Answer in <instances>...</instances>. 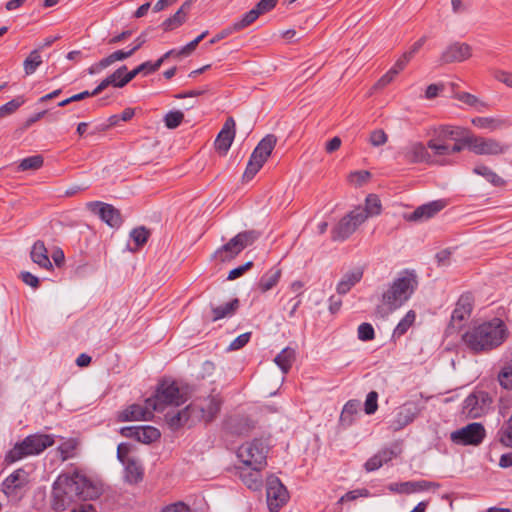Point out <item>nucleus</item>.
Masks as SVG:
<instances>
[{"label":"nucleus","instance_id":"nucleus-6","mask_svg":"<svg viewBox=\"0 0 512 512\" xmlns=\"http://www.w3.org/2000/svg\"><path fill=\"white\" fill-rule=\"evenodd\" d=\"M269 449V443L266 439L262 437L254 438L238 448L237 457L246 467L265 468Z\"/></svg>","mask_w":512,"mask_h":512},{"label":"nucleus","instance_id":"nucleus-47","mask_svg":"<svg viewBox=\"0 0 512 512\" xmlns=\"http://www.w3.org/2000/svg\"><path fill=\"white\" fill-rule=\"evenodd\" d=\"M262 15L261 11L258 10V8L255 6L253 9H251L250 11L246 12L242 19L235 22L233 25H234V29H236L237 31H240L246 27H248L249 25H251L254 21L257 20V18Z\"/></svg>","mask_w":512,"mask_h":512},{"label":"nucleus","instance_id":"nucleus-26","mask_svg":"<svg viewBox=\"0 0 512 512\" xmlns=\"http://www.w3.org/2000/svg\"><path fill=\"white\" fill-rule=\"evenodd\" d=\"M127 66L123 65L115 70L111 75L103 79L98 86L92 91V94H100L103 90H105L108 86H113L116 88H122L127 84H122V81L125 79V74L127 73Z\"/></svg>","mask_w":512,"mask_h":512},{"label":"nucleus","instance_id":"nucleus-48","mask_svg":"<svg viewBox=\"0 0 512 512\" xmlns=\"http://www.w3.org/2000/svg\"><path fill=\"white\" fill-rule=\"evenodd\" d=\"M498 381L504 389L512 390V360L501 368Z\"/></svg>","mask_w":512,"mask_h":512},{"label":"nucleus","instance_id":"nucleus-58","mask_svg":"<svg viewBox=\"0 0 512 512\" xmlns=\"http://www.w3.org/2000/svg\"><path fill=\"white\" fill-rule=\"evenodd\" d=\"M388 141V136L383 129H376L370 133L369 142L372 146L379 147Z\"/></svg>","mask_w":512,"mask_h":512},{"label":"nucleus","instance_id":"nucleus-59","mask_svg":"<svg viewBox=\"0 0 512 512\" xmlns=\"http://www.w3.org/2000/svg\"><path fill=\"white\" fill-rule=\"evenodd\" d=\"M133 54L134 51L132 49H130L129 51L117 50L108 55L107 57H105V63H108L110 66L116 61H122L131 57Z\"/></svg>","mask_w":512,"mask_h":512},{"label":"nucleus","instance_id":"nucleus-35","mask_svg":"<svg viewBox=\"0 0 512 512\" xmlns=\"http://www.w3.org/2000/svg\"><path fill=\"white\" fill-rule=\"evenodd\" d=\"M295 360V350L290 347L284 348L274 359V362L284 374H287Z\"/></svg>","mask_w":512,"mask_h":512},{"label":"nucleus","instance_id":"nucleus-19","mask_svg":"<svg viewBox=\"0 0 512 512\" xmlns=\"http://www.w3.org/2000/svg\"><path fill=\"white\" fill-rule=\"evenodd\" d=\"M447 205L446 200H435L417 207L407 216V220L417 222L424 221L434 217Z\"/></svg>","mask_w":512,"mask_h":512},{"label":"nucleus","instance_id":"nucleus-57","mask_svg":"<svg viewBox=\"0 0 512 512\" xmlns=\"http://www.w3.org/2000/svg\"><path fill=\"white\" fill-rule=\"evenodd\" d=\"M371 178V173L367 170L354 171L349 174V181L357 186H362Z\"/></svg>","mask_w":512,"mask_h":512},{"label":"nucleus","instance_id":"nucleus-13","mask_svg":"<svg viewBox=\"0 0 512 512\" xmlns=\"http://www.w3.org/2000/svg\"><path fill=\"white\" fill-rule=\"evenodd\" d=\"M485 437V428L481 423H470L465 427L451 433L450 439L453 443L462 446H477L482 443Z\"/></svg>","mask_w":512,"mask_h":512},{"label":"nucleus","instance_id":"nucleus-3","mask_svg":"<svg viewBox=\"0 0 512 512\" xmlns=\"http://www.w3.org/2000/svg\"><path fill=\"white\" fill-rule=\"evenodd\" d=\"M103 493L100 480L89 475L87 469L76 463L66 464V496L68 494L84 501L98 499Z\"/></svg>","mask_w":512,"mask_h":512},{"label":"nucleus","instance_id":"nucleus-38","mask_svg":"<svg viewBox=\"0 0 512 512\" xmlns=\"http://www.w3.org/2000/svg\"><path fill=\"white\" fill-rule=\"evenodd\" d=\"M260 232L256 230H245L236 234L232 239L242 252L246 247L253 245L260 237Z\"/></svg>","mask_w":512,"mask_h":512},{"label":"nucleus","instance_id":"nucleus-10","mask_svg":"<svg viewBox=\"0 0 512 512\" xmlns=\"http://www.w3.org/2000/svg\"><path fill=\"white\" fill-rule=\"evenodd\" d=\"M467 148L476 155L496 156L504 154L509 146L494 138H485L470 134L466 141Z\"/></svg>","mask_w":512,"mask_h":512},{"label":"nucleus","instance_id":"nucleus-22","mask_svg":"<svg viewBox=\"0 0 512 512\" xmlns=\"http://www.w3.org/2000/svg\"><path fill=\"white\" fill-rule=\"evenodd\" d=\"M419 413L418 407L411 402L403 404L398 408L391 427L393 430L398 431L409 425L414 421Z\"/></svg>","mask_w":512,"mask_h":512},{"label":"nucleus","instance_id":"nucleus-49","mask_svg":"<svg viewBox=\"0 0 512 512\" xmlns=\"http://www.w3.org/2000/svg\"><path fill=\"white\" fill-rule=\"evenodd\" d=\"M42 63V59L38 50H33L24 60V70L27 75L35 72Z\"/></svg>","mask_w":512,"mask_h":512},{"label":"nucleus","instance_id":"nucleus-33","mask_svg":"<svg viewBox=\"0 0 512 512\" xmlns=\"http://www.w3.org/2000/svg\"><path fill=\"white\" fill-rule=\"evenodd\" d=\"M30 255L32 261L39 265L40 267L49 268L52 266V263L47 255V249L43 242H35L32 247Z\"/></svg>","mask_w":512,"mask_h":512},{"label":"nucleus","instance_id":"nucleus-53","mask_svg":"<svg viewBox=\"0 0 512 512\" xmlns=\"http://www.w3.org/2000/svg\"><path fill=\"white\" fill-rule=\"evenodd\" d=\"M454 97L457 100L471 107H487L486 103L480 101L475 95L470 94L468 92H457L455 93Z\"/></svg>","mask_w":512,"mask_h":512},{"label":"nucleus","instance_id":"nucleus-11","mask_svg":"<svg viewBox=\"0 0 512 512\" xmlns=\"http://www.w3.org/2000/svg\"><path fill=\"white\" fill-rule=\"evenodd\" d=\"M474 301V295L469 291L460 295L452 311L448 329L458 331L464 326V322L468 320L472 314Z\"/></svg>","mask_w":512,"mask_h":512},{"label":"nucleus","instance_id":"nucleus-50","mask_svg":"<svg viewBox=\"0 0 512 512\" xmlns=\"http://www.w3.org/2000/svg\"><path fill=\"white\" fill-rule=\"evenodd\" d=\"M186 17H184L178 10L175 14L167 18L162 24L161 27L165 32L172 31L186 22Z\"/></svg>","mask_w":512,"mask_h":512},{"label":"nucleus","instance_id":"nucleus-25","mask_svg":"<svg viewBox=\"0 0 512 512\" xmlns=\"http://www.w3.org/2000/svg\"><path fill=\"white\" fill-rule=\"evenodd\" d=\"M227 430L235 435L247 434L253 427L251 419L244 415H235L225 422Z\"/></svg>","mask_w":512,"mask_h":512},{"label":"nucleus","instance_id":"nucleus-14","mask_svg":"<svg viewBox=\"0 0 512 512\" xmlns=\"http://www.w3.org/2000/svg\"><path fill=\"white\" fill-rule=\"evenodd\" d=\"M87 208L92 213L98 215L100 219L111 228H118L123 222L120 210L111 204L101 201H92L87 203Z\"/></svg>","mask_w":512,"mask_h":512},{"label":"nucleus","instance_id":"nucleus-45","mask_svg":"<svg viewBox=\"0 0 512 512\" xmlns=\"http://www.w3.org/2000/svg\"><path fill=\"white\" fill-rule=\"evenodd\" d=\"M497 439L505 447H512V413L497 432Z\"/></svg>","mask_w":512,"mask_h":512},{"label":"nucleus","instance_id":"nucleus-7","mask_svg":"<svg viewBox=\"0 0 512 512\" xmlns=\"http://www.w3.org/2000/svg\"><path fill=\"white\" fill-rule=\"evenodd\" d=\"M52 444L53 440L48 435H30L22 442L16 444L14 448L9 451L7 458L11 462H15L25 456L39 454Z\"/></svg>","mask_w":512,"mask_h":512},{"label":"nucleus","instance_id":"nucleus-24","mask_svg":"<svg viewBox=\"0 0 512 512\" xmlns=\"http://www.w3.org/2000/svg\"><path fill=\"white\" fill-rule=\"evenodd\" d=\"M438 487L439 484L429 482L426 480L420 481H406L401 483H392L389 485L388 489L392 492L403 493V494H411L417 491H425L430 489L431 487Z\"/></svg>","mask_w":512,"mask_h":512},{"label":"nucleus","instance_id":"nucleus-18","mask_svg":"<svg viewBox=\"0 0 512 512\" xmlns=\"http://www.w3.org/2000/svg\"><path fill=\"white\" fill-rule=\"evenodd\" d=\"M470 134L471 131L469 129L460 126L440 125L435 129L436 140L439 142L454 140L455 142H461L466 145Z\"/></svg>","mask_w":512,"mask_h":512},{"label":"nucleus","instance_id":"nucleus-1","mask_svg":"<svg viewBox=\"0 0 512 512\" xmlns=\"http://www.w3.org/2000/svg\"><path fill=\"white\" fill-rule=\"evenodd\" d=\"M510 336L505 322L494 317L466 331L462 340L474 354L488 353L500 347Z\"/></svg>","mask_w":512,"mask_h":512},{"label":"nucleus","instance_id":"nucleus-62","mask_svg":"<svg viewBox=\"0 0 512 512\" xmlns=\"http://www.w3.org/2000/svg\"><path fill=\"white\" fill-rule=\"evenodd\" d=\"M80 441L77 438L66 439V461L77 456Z\"/></svg>","mask_w":512,"mask_h":512},{"label":"nucleus","instance_id":"nucleus-30","mask_svg":"<svg viewBox=\"0 0 512 512\" xmlns=\"http://www.w3.org/2000/svg\"><path fill=\"white\" fill-rule=\"evenodd\" d=\"M363 277V270L356 268L344 274L342 279L337 284L336 290L338 294L344 295L348 293L353 286H355Z\"/></svg>","mask_w":512,"mask_h":512},{"label":"nucleus","instance_id":"nucleus-43","mask_svg":"<svg viewBox=\"0 0 512 512\" xmlns=\"http://www.w3.org/2000/svg\"><path fill=\"white\" fill-rule=\"evenodd\" d=\"M161 437L160 431L153 426H140L139 427V437L138 442L144 444H151Z\"/></svg>","mask_w":512,"mask_h":512},{"label":"nucleus","instance_id":"nucleus-34","mask_svg":"<svg viewBox=\"0 0 512 512\" xmlns=\"http://www.w3.org/2000/svg\"><path fill=\"white\" fill-rule=\"evenodd\" d=\"M240 301L238 298H234L228 303H225L224 305H220L217 307L212 308V320L218 321L222 318L231 316L236 313V311L239 309Z\"/></svg>","mask_w":512,"mask_h":512},{"label":"nucleus","instance_id":"nucleus-21","mask_svg":"<svg viewBox=\"0 0 512 512\" xmlns=\"http://www.w3.org/2000/svg\"><path fill=\"white\" fill-rule=\"evenodd\" d=\"M400 155H402L405 161L410 164L431 162V155L421 142H413L404 147L400 152Z\"/></svg>","mask_w":512,"mask_h":512},{"label":"nucleus","instance_id":"nucleus-44","mask_svg":"<svg viewBox=\"0 0 512 512\" xmlns=\"http://www.w3.org/2000/svg\"><path fill=\"white\" fill-rule=\"evenodd\" d=\"M43 163L44 159L41 155H33L22 159L17 166V171H35L40 169Z\"/></svg>","mask_w":512,"mask_h":512},{"label":"nucleus","instance_id":"nucleus-4","mask_svg":"<svg viewBox=\"0 0 512 512\" xmlns=\"http://www.w3.org/2000/svg\"><path fill=\"white\" fill-rule=\"evenodd\" d=\"M418 276L415 270L404 269L382 294V302L394 311L406 303L418 288Z\"/></svg>","mask_w":512,"mask_h":512},{"label":"nucleus","instance_id":"nucleus-63","mask_svg":"<svg viewBox=\"0 0 512 512\" xmlns=\"http://www.w3.org/2000/svg\"><path fill=\"white\" fill-rule=\"evenodd\" d=\"M251 332H246L236 337L229 345V349L232 351L243 348L250 340Z\"/></svg>","mask_w":512,"mask_h":512},{"label":"nucleus","instance_id":"nucleus-36","mask_svg":"<svg viewBox=\"0 0 512 512\" xmlns=\"http://www.w3.org/2000/svg\"><path fill=\"white\" fill-rule=\"evenodd\" d=\"M473 172L477 175L484 177L489 183L495 187H503L506 181L500 177L496 172L486 165H476Z\"/></svg>","mask_w":512,"mask_h":512},{"label":"nucleus","instance_id":"nucleus-32","mask_svg":"<svg viewBox=\"0 0 512 512\" xmlns=\"http://www.w3.org/2000/svg\"><path fill=\"white\" fill-rule=\"evenodd\" d=\"M281 269L280 268H277V267H273L272 269H270L268 272H266L265 274H263L258 282V289L262 292V293H265L269 290H271L273 287H275L279 280H280V277H281Z\"/></svg>","mask_w":512,"mask_h":512},{"label":"nucleus","instance_id":"nucleus-29","mask_svg":"<svg viewBox=\"0 0 512 512\" xmlns=\"http://www.w3.org/2000/svg\"><path fill=\"white\" fill-rule=\"evenodd\" d=\"M360 401L356 399H351L346 402L344 405L341 414H340V425L344 428H348L353 425L356 420V417L360 411Z\"/></svg>","mask_w":512,"mask_h":512},{"label":"nucleus","instance_id":"nucleus-27","mask_svg":"<svg viewBox=\"0 0 512 512\" xmlns=\"http://www.w3.org/2000/svg\"><path fill=\"white\" fill-rule=\"evenodd\" d=\"M241 253L232 238L224 245L214 251L211 258L219 263L231 262Z\"/></svg>","mask_w":512,"mask_h":512},{"label":"nucleus","instance_id":"nucleus-5","mask_svg":"<svg viewBox=\"0 0 512 512\" xmlns=\"http://www.w3.org/2000/svg\"><path fill=\"white\" fill-rule=\"evenodd\" d=\"M187 401V397L181 393L175 381L161 380L155 394L147 398L145 404L152 410L161 412L168 405L180 406Z\"/></svg>","mask_w":512,"mask_h":512},{"label":"nucleus","instance_id":"nucleus-17","mask_svg":"<svg viewBox=\"0 0 512 512\" xmlns=\"http://www.w3.org/2000/svg\"><path fill=\"white\" fill-rule=\"evenodd\" d=\"M235 126L236 123L233 117H228L215 139V149L221 155H226L231 147V144L235 138Z\"/></svg>","mask_w":512,"mask_h":512},{"label":"nucleus","instance_id":"nucleus-12","mask_svg":"<svg viewBox=\"0 0 512 512\" xmlns=\"http://www.w3.org/2000/svg\"><path fill=\"white\" fill-rule=\"evenodd\" d=\"M491 403L492 398L488 392L474 391L464 400L462 413L470 419L480 418L487 412Z\"/></svg>","mask_w":512,"mask_h":512},{"label":"nucleus","instance_id":"nucleus-20","mask_svg":"<svg viewBox=\"0 0 512 512\" xmlns=\"http://www.w3.org/2000/svg\"><path fill=\"white\" fill-rule=\"evenodd\" d=\"M151 407H148L146 404L145 407H142L139 404H131L124 410L117 413V421L118 422H128V421H139V420H150L153 417Z\"/></svg>","mask_w":512,"mask_h":512},{"label":"nucleus","instance_id":"nucleus-64","mask_svg":"<svg viewBox=\"0 0 512 512\" xmlns=\"http://www.w3.org/2000/svg\"><path fill=\"white\" fill-rule=\"evenodd\" d=\"M161 512H191V508L184 502L178 501L163 507Z\"/></svg>","mask_w":512,"mask_h":512},{"label":"nucleus","instance_id":"nucleus-8","mask_svg":"<svg viewBox=\"0 0 512 512\" xmlns=\"http://www.w3.org/2000/svg\"><path fill=\"white\" fill-rule=\"evenodd\" d=\"M366 220L367 213L355 209L350 211L332 228L331 239L333 241H344L348 239Z\"/></svg>","mask_w":512,"mask_h":512},{"label":"nucleus","instance_id":"nucleus-2","mask_svg":"<svg viewBox=\"0 0 512 512\" xmlns=\"http://www.w3.org/2000/svg\"><path fill=\"white\" fill-rule=\"evenodd\" d=\"M221 405L220 397L208 395L204 399L194 400L182 410L167 412L164 417L169 428L176 431L184 426L192 427L201 421L212 422L220 412Z\"/></svg>","mask_w":512,"mask_h":512},{"label":"nucleus","instance_id":"nucleus-31","mask_svg":"<svg viewBox=\"0 0 512 512\" xmlns=\"http://www.w3.org/2000/svg\"><path fill=\"white\" fill-rule=\"evenodd\" d=\"M50 502L54 510H64V479L62 474L53 483Z\"/></svg>","mask_w":512,"mask_h":512},{"label":"nucleus","instance_id":"nucleus-56","mask_svg":"<svg viewBox=\"0 0 512 512\" xmlns=\"http://www.w3.org/2000/svg\"><path fill=\"white\" fill-rule=\"evenodd\" d=\"M378 409V393L376 391H370L364 403V411L368 415L374 414Z\"/></svg>","mask_w":512,"mask_h":512},{"label":"nucleus","instance_id":"nucleus-61","mask_svg":"<svg viewBox=\"0 0 512 512\" xmlns=\"http://www.w3.org/2000/svg\"><path fill=\"white\" fill-rule=\"evenodd\" d=\"M253 265L254 264H253L252 261H248V262L244 263L243 265H240V266L230 270L227 279L228 280H235V279L241 277L248 270H250L253 267Z\"/></svg>","mask_w":512,"mask_h":512},{"label":"nucleus","instance_id":"nucleus-42","mask_svg":"<svg viewBox=\"0 0 512 512\" xmlns=\"http://www.w3.org/2000/svg\"><path fill=\"white\" fill-rule=\"evenodd\" d=\"M415 319V311L409 310L395 327L392 336L394 338H400L401 336H403L408 331V329L413 325Z\"/></svg>","mask_w":512,"mask_h":512},{"label":"nucleus","instance_id":"nucleus-40","mask_svg":"<svg viewBox=\"0 0 512 512\" xmlns=\"http://www.w3.org/2000/svg\"><path fill=\"white\" fill-rule=\"evenodd\" d=\"M471 122L477 128L491 131L500 129L505 124L504 120L493 117H475Z\"/></svg>","mask_w":512,"mask_h":512},{"label":"nucleus","instance_id":"nucleus-16","mask_svg":"<svg viewBox=\"0 0 512 512\" xmlns=\"http://www.w3.org/2000/svg\"><path fill=\"white\" fill-rule=\"evenodd\" d=\"M471 47L467 43L455 42L442 52L439 63L440 65L450 64L454 62H463L471 57Z\"/></svg>","mask_w":512,"mask_h":512},{"label":"nucleus","instance_id":"nucleus-28","mask_svg":"<svg viewBox=\"0 0 512 512\" xmlns=\"http://www.w3.org/2000/svg\"><path fill=\"white\" fill-rule=\"evenodd\" d=\"M277 143V138L273 134L266 135L255 147L252 152V158L258 159L261 162L265 163L270 156L272 150L274 149Z\"/></svg>","mask_w":512,"mask_h":512},{"label":"nucleus","instance_id":"nucleus-54","mask_svg":"<svg viewBox=\"0 0 512 512\" xmlns=\"http://www.w3.org/2000/svg\"><path fill=\"white\" fill-rule=\"evenodd\" d=\"M23 103L24 99L22 97H16L0 106V118L13 114Z\"/></svg>","mask_w":512,"mask_h":512},{"label":"nucleus","instance_id":"nucleus-39","mask_svg":"<svg viewBox=\"0 0 512 512\" xmlns=\"http://www.w3.org/2000/svg\"><path fill=\"white\" fill-rule=\"evenodd\" d=\"M382 205L379 197L376 194H369L365 200V207H357L355 210H361L364 213H367V218L369 216H376L381 213Z\"/></svg>","mask_w":512,"mask_h":512},{"label":"nucleus","instance_id":"nucleus-15","mask_svg":"<svg viewBox=\"0 0 512 512\" xmlns=\"http://www.w3.org/2000/svg\"><path fill=\"white\" fill-rule=\"evenodd\" d=\"M29 483V474L24 469H17L2 483L5 495L12 499H19Z\"/></svg>","mask_w":512,"mask_h":512},{"label":"nucleus","instance_id":"nucleus-55","mask_svg":"<svg viewBox=\"0 0 512 512\" xmlns=\"http://www.w3.org/2000/svg\"><path fill=\"white\" fill-rule=\"evenodd\" d=\"M358 338L361 341H372L375 339V330L370 323L364 322L358 326Z\"/></svg>","mask_w":512,"mask_h":512},{"label":"nucleus","instance_id":"nucleus-46","mask_svg":"<svg viewBox=\"0 0 512 512\" xmlns=\"http://www.w3.org/2000/svg\"><path fill=\"white\" fill-rule=\"evenodd\" d=\"M130 237L135 243V246H136L135 250H137V249L143 247L147 243V241L150 237V230L144 226L134 228L130 232Z\"/></svg>","mask_w":512,"mask_h":512},{"label":"nucleus","instance_id":"nucleus-9","mask_svg":"<svg viewBox=\"0 0 512 512\" xmlns=\"http://www.w3.org/2000/svg\"><path fill=\"white\" fill-rule=\"evenodd\" d=\"M266 497L270 512H279L289 500L287 488L274 474L268 475L266 479Z\"/></svg>","mask_w":512,"mask_h":512},{"label":"nucleus","instance_id":"nucleus-52","mask_svg":"<svg viewBox=\"0 0 512 512\" xmlns=\"http://www.w3.org/2000/svg\"><path fill=\"white\" fill-rule=\"evenodd\" d=\"M263 165V162H261L258 159L252 158L251 155L247 163L246 169L243 173V180L250 181L258 173V171L262 168Z\"/></svg>","mask_w":512,"mask_h":512},{"label":"nucleus","instance_id":"nucleus-51","mask_svg":"<svg viewBox=\"0 0 512 512\" xmlns=\"http://www.w3.org/2000/svg\"><path fill=\"white\" fill-rule=\"evenodd\" d=\"M184 120V113L180 110L169 111L164 117L165 126L168 129H175Z\"/></svg>","mask_w":512,"mask_h":512},{"label":"nucleus","instance_id":"nucleus-60","mask_svg":"<svg viewBox=\"0 0 512 512\" xmlns=\"http://www.w3.org/2000/svg\"><path fill=\"white\" fill-rule=\"evenodd\" d=\"M439 141L435 139H431L427 143V147L432 149L436 155H449L450 153V146L438 143Z\"/></svg>","mask_w":512,"mask_h":512},{"label":"nucleus","instance_id":"nucleus-37","mask_svg":"<svg viewBox=\"0 0 512 512\" xmlns=\"http://www.w3.org/2000/svg\"><path fill=\"white\" fill-rule=\"evenodd\" d=\"M125 465V478L127 482L131 484H136L143 479V469L137 463V461L133 459H127Z\"/></svg>","mask_w":512,"mask_h":512},{"label":"nucleus","instance_id":"nucleus-23","mask_svg":"<svg viewBox=\"0 0 512 512\" xmlns=\"http://www.w3.org/2000/svg\"><path fill=\"white\" fill-rule=\"evenodd\" d=\"M251 470L246 468H238V475L243 484L252 491H261L263 487V478L261 471L265 468L250 467Z\"/></svg>","mask_w":512,"mask_h":512},{"label":"nucleus","instance_id":"nucleus-41","mask_svg":"<svg viewBox=\"0 0 512 512\" xmlns=\"http://www.w3.org/2000/svg\"><path fill=\"white\" fill-rule=\"evenodd\" d=\"M158 69L159 68L154 66V63L151 61L143 62L142 64H140L139 66L125 74V79L122 81V84H128L140 73H144L145 75H147L156 72Z\"/></svg>","mask_w":512,"mask_h":512}]
</instances>
